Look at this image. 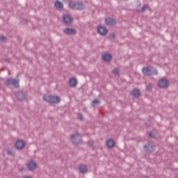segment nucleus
Wrapping results in <instances>:
<instances>
[{"label": "nucleus", "mask_w": 178, "mask_h": 178, "mask_svg": "<svg viewBox=\"0 0 178 178\" xmlns=\"http://www.w3.org/2000/svg\"><path fill=\"white\" fill-rule=\"evenodd\" d=\"M43 101H44V102H47L48 104H50V105H53V104H60V97L56 95H44Z\"/></svg>", "instance_id": "obj_1"}, {"label": "nucleus", "mask_w": 178, "mask_h": 178, "mask_svg": "<svg viewBox=\"0 0 178 178\" xmlns=\"http://www.w3.org/2000/svg\"><path fill=\"white\" fill-rule=\"evenodd\" d=\"M142 73L146 77H151V76L158 75V70L152 66L145 67L142 69Z\"/></svg>", "instance_id": "obj_2"}, {"label": "nucleus", "mask_w": 178, "mask_h": 178, "mask_svg": "<svg viewBox=\"0 0 178 178\" xmlns=\"http://www.w3.org/2000/svg\"><path fill=\"white\" fill-rule=\"evenodd\" d=\"M71 141L74 145H81V144H83L81 135H80L79 133L71 135Z\"/></svg>", "instance_id": "obj_3"}, {"label": "nucleus", "mask_w": 178, "mask_h": 178, "mask_svg": "<svg viewBox=\"0 0 178 178\" xmlns=\"http://www.w3.org/2000/svg\"><path fill=\"white\" fill-rule=\"evenodd\" d=\"M157 86L159 88L166 89L170 86V83H169V81L166 79H161L158 81Z\"/></svg>", "instance_id": "obj_4"}, {"label": "nucleus", "mask_w": 178, "mask_h": 178, "mask_svg": "<svg viewBox=\"0 0 178 178\" xmlns=\"http://www.w3.org/2000/svg\"><path fill=\"white\" fill-rule=\"evenodd\" d=\"M15 147L18 150L24 149V148H26V142L22 139H19L16 141Z\"/></svg>", "instance_id": "obj_5"}, {"label": "nucleus", "mask_w": 178, "mask_h": 178, "mask_svg": "<svg viewBox=\"0 0 178 178\" xmlns=\"http://www.w3.org/2000/svg\"><path fill=\"white\" fill-rule=\"evenodd\" d=\"M145 152H147L148 154H152L154 151H155V145L151 144L149 143H147L143 146Z\"/></svg>", "instance_id": "obj_6"}, {"label": "nucleus", "mask_w": 178, "mask_h": 178, "mask_svg": "<svg viewBox=\"0 0 178 178\" xmlns=\"http://www.w3.org/2000/svg\"><path fill=\"white\" fill-rule=\"evenodd\" d=\"M16 98L18 101H25V99H27V93L23 92V90L18 91L16 93Z\"/></svg>", "instance_id": "obj_7"}, {"label": "nucleus", "mask_w": 178, "mask_h": 178, "mask_svg": "<svg viewBox=\"0 0 178 178\" xmlns=\"http://www.w3.org/2000/svg\"><path fill=\"white\" fill-rule=\"evenodd\" d=\"M63 33L66 35H76V34H77V30L74 29L65 28L63 29Z\"/></svg>", "instance_id": "obj_8"}, {"label": "nucleus", "mask_w": 178, "mask_h": 178, "mask_svg": "<svg viewBox=\"0 0 178 178\" xmlns=\"http://www.w3.org/2000/svg\"><path fill=\"white\" fill-rule=\"evenodd\" d=\"M97 33L100 35H103V36L106 35V34H108V29L102 26H99L97 27Z\"/></svg>", "instance_id": "obj_9"}, {"label": "nucleus", "mask_w": 178, "mask_h": 178, "mask_svg": "<svg viewBox=\"0 0 178 178\" xmlns=\"http://www.w3.org/2000/svg\"><path fill=\"white\" fill-rule=\"evenodd\" d=\"M37 166V163H35L34 161H31L27 165L28 170H30L31 172H34Z\"/></svg>", "instance_id": "obj_10"}, {"label": "nucleus", "mask_w": 178, "mask_h": 178, "mask_svg": "<svg viewBox=\"0 0 178 178\" xmlns=\"http://www.w3.org/2000/svg\"><path fill=\"white\" fill-rule=\"evenodd\" d=\"M63 19L66 24H72V23H73V17H70L69 15H63Z\"/></svg>", "instance_id": "obj_11"}, {"label": "nucleus", "mask_w": 178, "mask_h": 178, "mask_svg": "<svg viewBox=\"0 0 178 178\" xmlns=\"http://www.w3.org/2000/svg\"><path fill=\"white\" fill-rule=\"evenodd\" d=\"M105 23L107 26H115L118 22L115 19L108 17L105 19Z\"/></svg>", "instance_id": "obj_12"}, {"label": "nucleus", "mask_w": 178, "mask_h": 178, "mask_svg": "<svg viewBox=\"0 0 178 178\" xmlns=\"http://www.w3.org/2000/svg\"><path fill=\"white\" fill-rule=\"evenodd\" d=\"M131 94L134 98H139L141 97V92L138 88L134 89Z\"/></svg>", "instance_id": "obj_13"}, {"label": "nucleus", "mask_w": 178, "mask_h": 178, "mask_svg": "<svg viewBox=\"0 0 178 178\" xmlns=\"http://www.w3.org/2000/svg\"><path fill=\"white\" fill-rule=\"evenodd\" d=\"M112 54L109 53H106L102 56V59H103L104 62H111V60H112Z\"/></svg>", "instance_id": "obj_14"}, {"label": "nucleus", "mask_w": 178, "mask_h": 178, "mask_svg": "<svg viewBox=\"0 0 178 178\" xmlns=\"http://www.w3.org/2000/svg\"><path fill=\"white\" fill-rule=\"evenodd\" d=\"M54 6L56 9H58V10H63V3L56 0L54 3Z\"/></svg>", "instance_id": "obj_15"}, {"label": "nucleus", "mask_w": 178, "mask_h": 178, "mask_svg": "<svg viewBox=\"0 0 178 178\" xmlns=\"http://www.w3.org/2000/svg\"><path fill=\"white\" fill-rule=\"evenodd\" d=\"M115 145H116V143L113 140V139H108L106 141V146L108 148H114Z\"/></svg>", "instance_id": "obj_16"}, {"label": "nucleus", "mask_w": 178, "mask_h": 178, "mask_svg": "<svg viewBox=\"0 0 178 178\" xmlns=\"http://www.w3.org/2000/svg\"><path fill=\"white\" fill-rule=\"evenodd\" d=\"M70 87H76L77 86V79L75 77L71 78L69 80Z\"/></svg>", "instance_id": "obj_17"}, {"label": "nucleus", "mask_w": 178, "mask_h": 178, "mask_svg": "<svg viewBox=\"0 0 178 178\" xmlns=\"http://www.w3.org/2000/svg\"><path fill=\"white\" fill-rule=\"evenodd\" d=\"M19 79H11V86L15 87V88H19L20 86H19Z\"/></svg>", "instance_id": "obj_18"}, {"label": "nucleus", "mask_w": 178, "mask_h": 178, "mask_svg": "<svg viewBox=\"0 0 178 178\" xmlns=\"http://www.w3.org/2000/svg\"><path fill=\"white\" fill-rule=\"evenodd\" d=\"M79 172L81 173H87V172H88V168H87V165L81 164L79 165Z\"/></svg>", "instance_id": "obj_19"}, {"label": "nucleus", "mask_w": 178, "mask_h": 178, "mask_svg": "<svg viewBox=\"0 0 178 178\" xmlns=\"http://www.w3.org/2000/svg\"><path fill=\"white\" fill-rule=\"evenodd\" d=\"M76 10H83V9H86V6L83 3V2L77 1L76 2Z\"/></svg>", "instance_id": "obj_20"}, {"label": "nucleus", "mask_w": 178, "mask_h": 178, "mask_svg": "<svg viewBox=\"0 0 178 178\" xmlns=\"http://www.w3.org/2000/svg\"><path fill=\"white\" fill-rule=\"evenodd\" d=\"M147 9H149V6H148V5L147 4H145L140 10H138V12L139 13H144V12L146 11Z\"/></svg>", "instance_id": "obj_21"}, {"label": "nucleus", "mask_w": 178, "mask_h": 178, "mask_svg": "<svg viewBox=\"0 0 178 178\" xmlns=\"http://www.w3.org/2000/svg\"><path fill=\"white\" fill-rule=\"evenodd\" d=\"M68 6L70 9L76 10V3L74 2H69Z\"/></svg>", "instance_id": "obj_22"}, {"label": "nucleus", "mask_w": 178, "mask_h": 178, "mask_svg": "<svg viewBox=\"0 0 178 178\" xmlns=\"http://www.w3.org/2000/svg\"><path fill=\"white\" fill-rule=\"evenodd\" d=\"M99 104H101V102H99V99H94L92 103H91V106L94 107V106H97V105H99Z\"/></svg>", "instance_id": "obj_23"}, {"label": "nucleus", "mask_w": 178, "mask_h": 178, "mask_svg": "<svg viewBox=\"0 0 178 178\" xmlns=\"http://www.w3.org/2000/svg\"><path fill=\"white\" fill-rule=\"evenodd\" d=\"M87 144L88 147L91 148V149H94V140H90L89 141L87 142Z\"/></svg>", "instance_id": "obj_24"}, {"label": "nucleus", "mask_w": 178, "mask_h": 178, "mask_svg": "<svg viewBox=\"0 0 178 178\" xmlns=\"http://www.w3.org/2000/svg\"><path fill=\"white\" fill-rule=\"evenodd\" d=\"M5 86H12V79H8L4 81Z\"/></svg>", "instance_id": "obj_25"}, {"label": "nucleus", "mask_w": 178, "mask_h": 178, "mask_svg": "<svg viewBox=\"0 0 178 178\" xmlns=\"http://www.w3.org/2000/svg\"><path fill=\"white\" fill-rule=\"evenodd\" d=\"M113 74H114L115 76H118V74H119V68H114L113 70Z\"/></svg>", "instance_id": "obj_26"}, {"label": "nucleus", "mask_w": 178, "mask_h": 178, "mask_svg": "<svg viewBox=\"0 0 178 178\" xmlns=\"http://www.w3.org/2000/svg\"><path fill=\"white\" fill-rule=\"evenodd\" d=\"M115 37L116 35L113 32H111L108 34V38H115Z\"/></svg>", "instance_id": "obj_27"}, {"label": "nucleus", "mask_w": 178, "mask_h": 178, "mask_svg": "<svg viewBox=\"0 0 178 178\" xmlns=\"http://www.w3.org/2000/svg\"><path fill=\"white\" fill-rule=\"evenodd\" d=\"M7 154L8 155H12V156H15V153L12 152L11 150L7 149Z\"/></svg>", "instance_id": "obj_28"}, {"label": "nucleus", "mask_w": 178, "mask_h": 178, "mask_svg": "<svg viewBox=\"0 0 178 178\" xmlns=\"http://www.w3.org/2000/svg\"><path fill=\"white\" fill-rule=\"evenodd\" d=\"M0 42H6V37L5 36L0 37Z\"/></svg>", "instance_id": "obj_29"}, {"label": "nucleus", "mask_w": 178, "mask_h": 178, "mask_svg": "<svg viewBox=\"0 0 178 178\" xmlns=\"http://www.w3.org/2000/svg\"><path fill=\"white\" fill-rule=\"evenodd\" d=\"M78 118H79V120H84V116L81 113L78 114Z\"/></svg>", "instance_id": "obj_30"}, {"label": "nucleus", "mask_w": 178, "mask_h": 178, "mask_svg": "<svg viewBox=\"0 0 178 178\" xmlns=\"http://www.w3.org/2000/svg\"><path fill=\"white\" fill-rule=\"evenodd\" d=\"M146 88H147V91H151V90H152V85H151V84L147 85Z\"/></svg>", "instance_id": "obj_31"}, {"label": "nucleus", "mask_w": 178, "mask_h": 178, "mask_svg": "<svg viewBox=\"0 0 178 178\" xmlns=\"http://www.w3.org/2000/svg\"><path fill=\"white\" fill-rule=\"evenodd\" d=\"M149 137H151V138H155V134H154L153 132H150L149 134Z\"/></svg>", "instance_id": "obj_32"}, {"label": "nucleus", "mask_w": 178, "mask_h": 178, "mask_svg": "<svg viewBox=\"0 0 178 178\" xmlns=\"http://www.w3.org/2000/svg\"><path fill=\"white\" fill-rule=\"evenodd\" d=\"M24 170H26V168H21L19 169V172H24Z\"/></svg>", "instance_id": "obj_33"}, {"label": "nucleus", "mask_w": 178, "mask_h": 178, "mask_svg": "<svg viewBox=\"0 0 178 178\" xmlns=\"http://www.w3.org/2000/svg\"><path fill=\"white\" fill-rule=\"evenodd\" d=\"M145 126H147V127H149V126H151L150 124H148V123H147V122H145Z\"/></svg>", "instance_id": "obj_34"}, {"label": "nucleus", "mask_w": 178, "mask_h": 178, "mask_svg": "<svg viewBox=\"0 0 178 178\" xmlns=\"http://www.w3.org/2000/svg\"><path fill=\"white\" fill-rule=\"evenodd\" d=\"M6 62H9L10 60V58H5Z\"/></svg>", "instance_id": "obj_35"}, {"label": "nucleus", "mask_w": 178, "mask_h": 178, "mask_svg": "<svg viewBox=\"0 0 178 178\" xmlns=\"http://www.w3.org/2000/svg\"><path fill=\"white\" fill-rule=\"evenodd\" d=\"M63 2H70V0H63Z\"/></svg>", "instance_id": "obj_36"}, {"label": "nucleus", "mask_w": 178, "mask_h": 178, "mask_svg": "<svg viewBox=\"0 0 178 178\" xmlns=\"http://www.w3.org/2000/svg\"><path fill=\"white\" fill-rule=\"evenodd\" d=\"M1 72H3V71L5 70V67H2V68L1 69Z\"/></svg>", "instance_id": "obj_37"}, {"label": "nucleus", "mask_w": 178, "mask_h": 178, "mask_svg": "<svg viewBox=\"0 0 178 178\" xmlns=\"http://www.w3.org/2000/svg\"><path fill=\"white\" fill-rule=\"evenodd\" d=\"M143 177H144V178H149V177H148V176H147V175L144 176Z\"/></svg>", "instance_id": "obj_38"}, {"label": "nucleus", "mask_w": 178, "mask_h": 178, "mask_svg": "<svg viewBox=\"0 0 178 178\" xmlns=\"http://www.w3.org/2000/svg\"><path fill=\"white\" fill-rule=\"evenodd\" d=\"M25 22H27V19H25Z\"/></svg>", "instance_id": "obj_39"}]
</instances>
